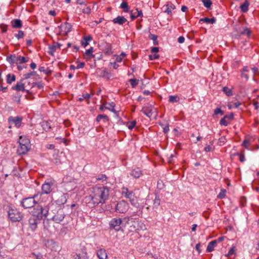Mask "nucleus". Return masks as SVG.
<instances>
[{
	"label": "nucleus",
	"mask_w": 259,
	"mask_h": 259,
	"mask_svg": "<svg viewBox=\"0 0 259 259\" xmlns=\"http://www.w3.org/2000/svg\"><path fill=\"white\" fill-rule=\"evenodd\" d=\"M37 210L41 212L39 217L41 218L42 215H44L45 218L49 217L56 223L61 222L65 216L64 210L60 208L56 204L53 203H50Z\"/></svg>",
	"instance_id": "1"
},
{
	"label": "nucleus",
	"mask_w": 259,
	"mask_h": 259,
	"mask_svg": "<svg viewBox=\"0 0 259 259\" xmlns=\"http://www.w3.org/2000/svg\"><path fill=\"white\" fill-rule=\"evenodd\" d=\"M109 189L105 187L95 188L93 193L89 197L90 201L89 203H92L97 205L100 203L103 204L109 197Z\"/></svg>",
	"instance_id": "2"
},
{
	"label": "nucleus",
	"mask_w": 259,
	"mask_h": 259,
	"mask_svg": "<svg viewBox=\"0 0 259 259\" xmlns=\"http://www.w3.org/2000/svg\"><path fill=\"white\" fill-rule=\"evenodd\" d=\"M40 208H42V206L39 205L34 208L32 211V214L29 219V227L33 231L35 230L36 228L38 223L42 219L43 217L45 218L44 215H42L41 218L39 217L40 212H39V211L37 209Z\"/></svg>",
	"instance_id": "3"
},
{
	"label": "nucleus",
	"mask_w": 259,
	"mask_h": 259,
	"mask_svg": "<svg viewBox=\"0 0 259 259\" xmlns=\"http://www.w3.org/2000/svg\"><path fill=\"white\" fill-rule=\"evenodd\" d=\"M19 147L18 149L19 154H25L30 150V143L28 139L25 137L20 136L19 140Z\"/></svg>",
	"instance_id": "4"
},
{
	"label": "nucleus",
	"mask_w": 259,
	"mask_h": 259,
	"mask_svg": "<svg viewBox=\"0 0 259 259\" xmlns=\"http://www.w3.org/2000/svg\"><path fill=\"white\" fill-rule=\"evenodd\" d=\"M123 220L125 221L128 225H130V227L132 229L135 230H145L146 229V226L143 223L139 222L132 218H125Z\"/></svg>",
	"instance_id": "5"
},
{
	"label": "nucleus",
	"mask_w": 259,
	"mask_h": 259,
	"mask_svg": "<svg viewBox=\"0 0 259 259\" xmlns=\"http://www.w3.org/2000/svg\"><path fill=\"white\" fill-rule=\"evenodd\" d=\"M41 196V194L37 193L35 194L33 197H28L24 198L21 201L22 206L25 208H29L32 207L36 203V201L35 199H38V197Z\"/></svg>",
	"instance_id": "6"
},
{
	"label": "nucleus",
	"mask_w": 259,
	"mask_h": 259,
	"mask_svg": "<svg viewBox=\"0 0 259 259\" xmlns=\"http://www.w3.org/2000/svg\"><path fill=\"white\" fill-rule=\"evenodd\" d=\"M8 213L9 219L12 222H19L22 219V216L17 209H10Z\"/></svg>",
	"instance_id": "7"
},
{
	"label": "nucleus",
	"mask_w": 259,
	"mask_h": 259,
	"mask_svg": "<svg viewBox=\"0 0 259 259\" xmlns=\"http://www.w3.org/2000/svg\"><path fill=\"white\" fill-rule=\"evenodd\" d=\"M122 220L120 218H114L109 223L110 228L114 229L116 231L121 230Z\"/></svg>",
	"instance_id": "8"
},
{
	"label": "nucleus",
	"mask_w": 259,
	"mask_h": 259,
	"mask_svg": "<svg viewBox=\"0 0 259 259\" xmlns=\"http://www.w3.org/2000/svg\"><path fill=\"white\" fill-rule=\"evenodd\" d=\"M128 209V205L124 200L118 202L116 205V211L119 213H125Z\"/></svg>",
	"instance_id": "9"
},
{
	"label": "nucleus",
	"mask_w": 259,
	"mask_h": 259,
	"mask_svg": "<svg viewBox=\"0 0 259 259\" xmlns=\"http://www.w3.org/2000/svg\"><path fill=\"white\" fill-rule=\"evenodd\" d=\"M24 80V78L21 79L19 82H17L16 85L12 87V89L13 90H15L17 91H22L23 92L28 93V90L26 89L27 88V86L26 85L25 83L23 82Z\"/></svg>",
	"instance_id": "10"
},
{
	"label": "nucleus",
	"mask_w": 259,
	"mask_h": 259,
	"mask_svg": "<svg viewBox=\"0 0 259 259\" xmlns=\"http://www.w3.org/2000/svg\"><path fill=\"white\" fill-rule=\"evenodd\" d=\"M45 246L50 248L51 250L57 251V249L58 248L55 242L52 239H48L44 241Z\"/></svg>",
	"instance_id": "11"
},
{
	"label": "nucleus",
	"mask_w": 259,
	"mask_h": 259,
	"mask_svg": "<svg viewBox=\"0 0 259 259\" xmlns=\"http://www.w3.org/2000/svg\"><path fill=\"white\" fill-rule=\"evenodd\" d=\"M53 183L46 182L41 187L42 192H39L38 193L41 194V196L44 194H49L52 191L51 187Z\"/></svg>",
	"instance_id": "12"
},
{
	"label": "nucleus",
	"mask_w": 259,
	"mask_h": 259,
	"mask_svg": "<svg viewBox=\"0 0 259 259\" xmlns=\"http://www.w3.org/2000/svg\"><path fill=\"white\" fill-rule=\"evenodd\" d=\"M154 110H155V109L154 108L149 106V107H144L141 111L147 117L149 118H151L153 113Z\"/></svg>",
	"instance_id": "13"
},
{
	"label": "nucleus",
	"mask_w": 259,
	"mask_h": 259,
	"mask_svg": "<svg viewBox=\"0 0 259 259\" xmlns=\"http://www.w3.org/2000/svg\"><path fill=\"white\" fill-rule=\"evenodd\" d=\"M21 118L19 117H10L9 118L8 121L11 124H14L17 127L20 126L21 124Z\"/></svg>",
	"instance_id": "14"
},
{
	"label": "nucleus",
	"mask_w": 259,
	"mask_h": 259,
	"mask_svg": "<svg viewBox=\"0 0 259 259\" xmlns=\"http://www.w3.org/2000/svg\"><path fill=\"white\" fill-rule=\"evenodd\" d=\"M122 194H124L125 197L129 199L130 200L135 197L133 192L132 191H129L127 188H123Z\"/></svg>",
	"instance_id": "15"
},
{
	"label": "nucleus",
	"mask_w": 259,
	"mask_h": 259,
	"mask_svg": "<svg viewBox=\"0 0 259 259\" xmlns=\"http://www.w3.org/2000/svg\"><path fill=\"white\" fill-rule=\"evenodd\" d=\"M127 21V20L123 16H118L115 18H114L112 20V22L114 24H118L119 25H122L123 23H125Z\"/></svg>",
	"instance_id": "16"
},
{
	"label": "nucleus",
	"mask_w": 259,
	"mask_h": 259,
	"mask_svg": "<svg viewBox=\"0 0 259 259\" xmlns=\"http://www.w3.org/2000/svg\"><path fill=\"white\" fill-rule=\"evenodd\" d=\"M130 174L134 178L137 179L139 178L142 175V172L139 168L137 167L136 168L132 169Z\"/></svg>",
	"instance_id": "17"
},
{
	"label": "nucleus",
	"mask_w": 259,
	"mask_h": 259,
	"mask_svg": "<svg viewBox=\"0 0 259 259\" xmlns=\"http://www.w3.org/2000/svg\"><path fill=\"white\" fill-rule=\"evenodd\" d=\"M97 255L99 259H106L107 254L104 249H100L97 251Z\"/></svg>",
	"instance_id": "18"
},
{
	"label": "nucleus",
	"mask_w": 259,
	"mask_h": 259,
	"mask_svg": "<svg viewBox=\"0 0 259 259\" xmlns=\"http://www.w3.org/2000/svg\"><path fill=\"white\" fill-rule=\"evenodd\" d=\"M249 6V3L248 0H245L244 2L241 5L240 8L241 11L243 13H246L248 10V7Z\"/></svg>",
	"instance_id": "19"
},
{
	"label": "nucleus",
	"mask_w": 259,
	"mask_h": 259,
	"mask_svg": "<svg viewBox=\"0 0 259 259\" xmlns=\"http://www.w3.org/2000/svg\"><path fill=\"white\" fill-rule=\"evenodd\" d=\"M136 12H132L131 13V18L132 20H134L138 17H141L143 15V13L141 10H136Z\"/></svg>",
	"instance_id": "20"
},
{
	"label": "nucleus",
	"mask_w": 259,
	"mask_h": 259,
	"mask_svg": "<svg viewBox=\"0 0 259 259\" xmlns=\"http://www.w3.org/2000/svg\"><path fill=\"white\" fill-rule=\"evenodd\" d=\"M12 26L15 28H20L22 27V22L20 19H15L12 21Z\"/></svg>",
	"instance_id": "21"
},
{
	"label": "nucleus",
	"mask_w": 259,
	"mask_h": 259,
	"mask_svg": "<svg viewBox=\"0 0 259 259\" xmlns=\"http://www.w3.org/2000/svg\"><path fill=\"white\" fill-rule=\"evenodd\" d=\"M216 244L217 241L215 240L210 242L207 245L206 251L207 252H211L213 250Z\"/></svg>",
	"instance_id": "22"
},
{
	"label": "nucleus",
	"mask_w": 259,
	"mask_h": 259,
	"mask_svg": "<svg viewBox=\"0 0 259 259\" xmlns=\"http://www.w3.org/2000/svg\"><path fill=\"white\" fill-rule=\"evenodd\" d=\"M200 22H205L206 23H211L213 24L215 22L216 19L215 18H212L211 19H209L208 18L205 17L204 18H201L200 19Z\"/></svg>",
	"instance_id": "23"
},
{
	"label": "nucleus",
	"mask_w": 259,
	"mask_h": 259,
	"mask_svg": "<svg viewBox=\"0 0 259 259\" xmlns=\"http://www.w3.org/2000/svg\"><path fill=\"white\" fill-rule=\"evenodd\" d=\"M104 50L106 54H111L112 53L111 45L110 44H106L104 47Z\"/></svg>",
	"instance_id": "24"
},
{
	"label": "nucleus",
	"mask_w": 259,
	"mask_h": 259,
	"mask_svg": "<svg viewBox=\"0 0 259 259\" xmlns=\"http://www.w3.org/2000/svg\"><path fill=\"white\" fill-rule=\"evenodd\" d=\"M16 80V76L14 74H8L7 75V82L8 84H11L13 81Z\"/></svg>",
	"instance_id": "25"
},
{
	"label": "nucleus",
	"mask_w": 259,
	"mask_h": 259,
	"mask_svg": "<svg viewBox=\"0 0 259 259\" xmlns=\"http://www.w3.org/2000/svg\"><path fill=\"white\" fill-rule=\"evenodd\" d=\"M115 106V105L113 102H112L111 103H106V106H105V108L108 109L114 113H115L116 111L114 109Z\"/></svg>",
	"instance_id": "26"
},
{
	"label": "nucleus",
	"mask_w": 259,
	"mask_h": 259,
	"mask_svg": "<svg viewBox=\"0 0 259 259\" xmlns=\"http://www.w3.org/2000/svg\"><path fill=\"white\" fill-rule=\"evenodd\" d=\"M241 105V103L239 102V101H237V102H236L234 103V104H232V102L231 101H229L228 103V108L229 109H232L233 108H238L240 105Z\"/></svg>",
	"instance_id": "27"
},
{
	"label": "nucleus",
	"mask_w": 259,
	"mask_h": 259,
	"mask_svg": "<svg viewBox=\"0 0 259 259\" xmlns=\"http://www.w3.org/2000/svg\"><path fill=\"white\" fill-rule=\"evenodd\" d=\"M64 31L65 32V35H67L68 33L71 31L72 25L68 22L64 23Z\"/></svg>",
	"instance_id": "28"
},
{
	"label": "nucleus",
	"mask_w": 259,
	"mask_h": 259,
	"mask_svg": "<svg viewBox=\"0 0 259 259\" xmlns=\"http://www.w3.org/2000/svg\"><path fill=\"white\" fill-rule=\"evenodd\" d=\"M92 37L90 35L84 37V40L81 41V45L84 48L86 47L89 45L88 41L92 40Z\"/></svg>",
	"instance_id": "29"
},
{
	"label": "nucleus",
	"mask_w": 259,
	"mask_h": 259,
	"mask_svg": "<svg viewBox=\"0 0 259 259\" xmlns=\"http://www.w3.org/2000/svg\"><path fill=\"white\" fill-rule=\"evenodd\" d=\"M120 8L122 9L125 12H128L130 11V7L128 6L127 3L123 2L120 6Z\"/></svg>",
	"instance_id": "30"
},
{
	"label": "nucleus",
	"mask_w": 259,
	"mask_h": 259,
	"mask_svg": "<svg viewBox=\"0 0 259 259\" xmlns=\"http://www.w3.org/2000/svg\"><path fill=\"white\" fill-rule=\"evenodd\" d=\"M7 60L11 64L17 63V57L15 55H10L7 58Z\"/></svg>",
	"instance_id": "31"
},
{
	"label": "nucleus",
	"mask_w": 259,
	"mask_h": 259,
	"mask_svg": "<svg viewBox=\"0 0 259 259\" xmlns=\"http://www.w3.org/2000/svg\"><path fill=\"white\" fill-rule=\"evenodd\" d=\"M61 44H57L56 46H52L49 47V53L50 55H53L54 52L56 51V47L60 48L61 47Z\"/></svg>",
	"instance_id": "32"
},
{
	"label": "nucleus",
	"mask_w": 259,
	"mask_h": 259,
	"mask_svg": "<svg viewBox=\"0 0 259 259\" xmlns=\"http://www.w3.org/2000/svg\"><path fill=\"white\" fill-rule=\"evenodd\" d=\"M149 38L153 41L154 45H157L158 44L157 35L152 34V33H150V34L149 35Z\"/></svg>",
	"instance_id": "33"
},
{
	"label": "nucleus",
	"mask_w": 259,
	"mask_h": 259,
	"mask_svg": "<svg viewBox=\"0 0 259 259\" xmlns=\"http://www.w3.org/2000/svg\"><path fill=\"white\" fill-rule=\"evenodd\" d=\"M63 154V152H61L60 155L57 154L56 156H55V158L54 160V162L56 164H59L61 163V156Z\"/></svg>",
	"instance_id": "34"
},
{
	"label": "nucleus",
	"mask_w": 259,
	"mask_h": 259,
	"mask_svg": "<svg viewBox=\"0 0 259 259\" xmlns=\"http://www.w3.org/2000/svg\"><path fill=\"white\" fill-rule=\"evenodd\" d=\"M202 2L203 3L204 7L207 9H210L212 5V2L210 0H202Z\"/></svg>",
	"instance_id": "35"
},
{
	"label": "nucleus",
	"mask_w": 259,
	"mask_h": 259,
	"mask_svg": "<svg viewBox=\"0 0 259 259\" xmlns=\"http://www.w3.org/2000/svg\"><path fill=\"white\" fill-rule=\"evenodd\" d=\"M28 59L24 57H17V63L19 61L20 63H23L28 62Z\"/></svg>",
	"instance_id": "36"
},
{
	"label": "nucleus",
	"mask_w": 259,
	"mask_h": 259,
	"mask_svg": "<svg viewBox=\"0 0 259 259\" xmlns=\"http://www.w3.org/2000/svg\"><path fill=\"white\" fill-rule=\"evenodd\" d=\"M226 137L223 136L221 138H220L219 140L218 144L219 146H224L226 142Z\"/></svg>",
	"instance_id": "37"
},
{
	"label": "nucleus",
	"mask_w": 259,
	"mask_h": 259,
	"mask_svg": "<svg viewBox=\"0 0 259 259\" xmlns=\"http://www.w3.org/2000/svg\"><path fill=\"white\" fill-rule=\"evenodd\" d=\"M35 85H37V87L38 89H41L44 87V84L41 82H33L31 83V86L30 88H32Z\"/></svg>",
	"instance_id": "38"
},
{
	"label": "nucleus",
	"mask_w": 259,
	"mask_h": 259,
	"mask_svg": "<svg viewBox=\"0 0 259 259\" xmlns=\"http://www.w3.org/2000/svg\"><path fill=\"white\" fill-rule=\"evenodd\" d=\"M42 126L46 131H48L51 128V125L48 121H44L42 123Z\"/></svg>",
	"instance_id": "39"
},
{
	"label": "nucleus",
	"mask_w": 259,
	"mask_h": 259,
	"mask_svg": "<svg viewBox=\"0 0 259 259\" xmlns=\"http://www.w3.org/2000/svg\"><path fill=\"white\" fill-rule=\"evenodd\" d=\"M93 51V48L91 47L89 49L87 50L84 55L86 56H89L90 57L93 58L94 57V55L92 54Z\"/></svg>",
	"instance_id": "40"
},
{
	"label": "nucleus",
	"mask_w": 259,
	"mask_h": 259,
	"mask_svg": "<svg viewBox=\"0 0 259 259\" xmlns=\"http://www.w3.org/2000/svg\"><path fill=\"white\" fill-rule=\"evenodd\" d=\"M37 75V73L35 71H31L29 73H26V74H25L24 75V80L25 79H27L29 78H30L31 76H34V75Z\"/></svg>",
	"instance_id": "41"
},
{
	"label": "nucleus",
	"mask_w": 259,
	"mask_h": 259,
	"mask_svg": "<svg viewBox=\"0 0 259 259\" xmlns=\"http://www.w3.org/2000/svg\"><path fill=\"white\" fill-rule=\"evenodd\" d=\"M101 119H106L107 121H108L109 120V118H108V117L106 115H103V114H99L97 116V118H96V121L97 122H99L100 121V120Z\"/></svg>",
	"instance_id": "42"
},
{
	"label": "nucleus",
	"mask_w": 259,
	"mask_h": 259,
	"mask_svg": "<svg viewBox=\"0 0 259 259\" xmlns=\"http://www.w3.org/2000/svg\"><path fill=\"white\" fill-rule=\"evenodd\" d=\"M129 81L130 82L131 85L132 87V88H135V87H136L139 83V80L135 78L130 79Z\"/></svg>",
	"instance_id": "43"
},
{
	"label": "nucleus",
	"mask_w": 259,
	"mask_h": 259,
	"mask_svg": "<svg viewBox=\"0 0 259 259\" xmlns=\"http://www.w3.org/2000/svg\"><path fill=\"white\" fill-rule=\"evenodd\" d=\"M251 33V31L248 28H244V30L241 33L242 35H247L248 37L250 36Z\"/></svg>",
	"instance_id": "44"
},
{
	"label": "nucleus",
	"mask_w": 259,
	"mask_h": 259,
	"mask_svg": "<svg viewBox=\"0 0 259 259\" xmlns=\"http://www.w3.org/2000/svg\"><path fill=\"white\" fill-rule=\"evenodd\" d=\"M226 190L225 189H222L221 192L218 194V198L222 199L224 198L226 195Z\"/></svg>",
	"instance_id": "45"
},
{
	"label": "nucleus",
	"mask_w": 259,
	"mask_h": 259,
	"mask_svg": "<svg viewBox=\"0 0 259 259\" xmlns=\"http://www.w3.org/2000/svg\"><path fill=\"white\" fill-rule=\"evenodd\" d=\"M160 204V199L156 196L155 199L154 200V202H153V205L154 207H157L158 206H159Z\"/></svg>",
	"instance_id": "46"
},
{
	"label": "nucleus",
	"mask_w": 259,
	"mask_h": 259,
	"mask_svg": "<svg viewBox=\"0 0 259 259\" xmlns=\"http://www.w3.org/2000/svg\"><path fill=\"white\" fill-rule=\"evenodd\" d=\"M130 201H131V204L136 207H138L139 206V203L137 202V200L135 197L133 199H132Z\"/></svg>",
	"instance_id": "47"
},
{
	"label": "nucleus",
	"mask_w": 259,
	"mask_h": 259,
	"mask_svg": "<svg viewBox=\"0 0 259 259\" xmlns=\"http://www.w3.org/2000/svg\"><path fill=\"white\" fill-rule=\"evenodd\" d=\"M245 138L248 141V142L250 143L253 142L255 140V137L254 136H247L245 137Z\"/></svg>",
	"instance_id": "48"
},
{
	"label": "nucleus",
	"mask_w": 259,
	"mask_h": 259,
	"mask_svg": "<svg viewBox=\"0 0 259 259\" xmlns=\"http://www.w3.org/2000/svg\"><path fill=\"white\" fill-rule=\"evenodd\" d=\"M178 97L175 96H170L169 97V101L171 103L177 102Z\"/></svg>",
	"instance_id": "49"
},
{
	"label": "nucleus",
	"mask_w": 259,
	"mask_h": 259,
	"mask_svg": "<svg viewBox=\"0 0 259 259\" xmlns=\"http://www.w3.org/2000/svg\"><path fill=\"white\" fill-rule=\"evenodd\" d=\"M15 36L17 39L23 38L24 36V32L22 30H19L18 33L15 34Z\"/></svg>",
	"instance_id": "50"
},
{
	"label": "nucleus",
	"mask_w": 259,
	"mask_h": 259,
	"mask_svg": "<svg viewBox=\"0 0 259 259\" xmlns=\"http://www.w3.org/2000/svg\"><path fill=\"white\" fill-rule=\"evenodd\" d=\"M220 114L221 115L224 114V112L220 108H217L214 110L213 116Z\"/></svg>",
	"instance_id": "51"
},
{
	"label": "nucleus",
	"mask_w": 259,
	"mask_h": 259,
	"mask_svg": "<svg viewBox=\"0 0 259 259\" xmlns=\"http://www.w3.org/2000/svg\"><path fill=\"white\" fill-rule=\"evenodd\" d=\"M235 247L234 246H232L229 249V252H228V257L235 254Z\"/></svg>",
	"instance_id": "52"
},
{
	"label": "nucleus",
	"mask_w": 259,
	"mask_h": 259,
	"mask_svg": "<svg viewBox=\"0 0 259 259\" xmlns=\"http://www.w3.org/2000/svg\"><path fill=\"white\" fill-rule=\"evenodd\" d=\"M251 143L248 142V141L245 138V140L243 141L242 143V146L244 147L245 148L247 149L248 147V146Z\"/></svg>",
	"instance_id": "53"
},
{
	"label": "nucleus",
	"mask_w": 259,
	"mask_h": 259,
	"mask_svg": "<svg viewBox=\"0 0 259 259\" xmlns=\"http://www.w3.org/2000/svg\"><path fill=\"white\" fill-rule=\"evenodd\" d=\"M159 56L158 55L154 54V55H149V58L150 60H154L155 59H157L159 58Z\"/></svg>",
	"instance_id": "54"
},
{
	"label": "nucleus",
	"mask_w": 259,
	"mask_h": 259,
	"mask_svg": "<svg viewBox=\"0 0 259 259\" xmlns=\"http://www.w3.org/2000/svg\"><path fill=\"white\" fill-rule=\"evenodd\" d=\"M227 118V115H225L224 117L220 120V124L221 125H227V121L226 119Z\"/></svg>",
	"instance_id": "55"
},
{
	"label": "nucleus",
	"mask_w": 259,
	"mask_h": 259,
	"mask_svg": "<svg viewBox=\"0 0 259 259\" xmlns=\"http://www.w3.org/2000/svg\"><path fill=\"white\" fill-rule=\"evenodd\" d=\"M237 154L239 156V160L240 162H243L245 160L244 154L243 153H241L240 154L237 153Z\"/></svg>",
	"instance_id": "56"
},
{
	"label": "nucleus",
	"mask_w": 259,
	"mask_h": 259,
	"mask_svg": "<svg viewBox=\"0 0 259 259\" xmlns=\"http://www.w3.org/2000/svg\"><path fill=\"white\" fill-rule=\"evenodd\" d=\"M136 124V121H133L129 123L128 124V128L130 130L133 129L134 128V127L135 126Z\"/></svg>",
	"instance_id": "57"
},
{
	"label": "nucleus",
	"mask_w": 259,
	"mask_h": 259,
	"mask_svg": "<svg viewBox=\"0 0 259 259\" xmlns=\"http://www.w3.org/2000/svg\"><path fill=\"white\" fill-rule=\"evenodd\" d=\"M101 75L103 77H107L108 79L109 78V73L105 70L102 71Z\"/></svg>",
	"instance_id": "58"
},
{
	"label": "nucleus",
	"mask_w": 259,
	"mask_h": 259,
	"mask_svg": "<svg viewBox=\"0 0 259 259\" xmlns=\"http://www.w3.org/2000/svg\"><path fill=\"white\" fill-rule=\"evenodd\" d=\"M82 11L83 13L89 14L91 13V9L88 7L85 9H83Z\"/></svg>",
	"instance_id": "59"
},
{
	"label": "nucleus",
	"mask_w": 259,
	"mask_h": 259,
	"mask_svg": "<svg viewBox=\"0 0 259 259\" xmlns=\"http://www.w3.org/2000/svg\"><path fill=\"white\" fill-rule=\"evenodd\" d=\"M39 70L40 71V72H44V73H45L46 74H48L49 72H50V71H48L47 70H46L45 69V67H40L39 68Z\"/></svg>",
	"instance_id": "60"
},
{
	"label": "nucleus",
	"mask_w": 259,
	"mask_h": 259,
	"mask_svg": "<svg viewBox=\"0 0 259 259\" xmlns=\"http://www.w3.org/2000/svg\"><path fill=\"white\" fill-rule=\"evenodd\" d=\"M159 51V48L158 47H153L151 48V52L152 53H157Z\"/></svg>",
	"instance_id": "61"
},
{
	"label": "nucleus",
	"mask_w": 259,
	"mask_h": 259,
	"mask_svg": "<svg viewBox=\"0 0 259 259\" xmlns=\"http://www.w3.org/2000/svg\"><path fill=\"white\" fill-rule=\"evenodd\" d=\"M84 66V63L81 62L78 64L76 67V69H80L83 68Z\"/></svg>",
	"instance_id": "62"
},
{
	"label": "nucleus",
	"mask_w": 259,
	"mask_h": 259,
	"mask_svg": "<svg viewBox=\"0 0 259 259\" xmlns=\"http://www.w3.org/2000/svg\"><path fill=\"white\" fill-rule=\"evenodd\" d=\"M185 40V38L183 36H180L178 38V41L180 44L183 43Z\"/></svg>",
	"instance_id": "63"
},
{
	"label": "nucleus",
	"mask_w": 259,
	"mask_h": 259,
	"mask_svg": "<svg viewBox=\"0 0 259 259\" xmlns=\"http://www.w3.org/2000/svg\"><path fill=\"white\" fill-rule=\"evenodd\" d=\"M204 150L205 152H210L211 150V147L209 145H206L204 148Z\"/></svg>",
	"instance_id": "64"
}]
</instances>
